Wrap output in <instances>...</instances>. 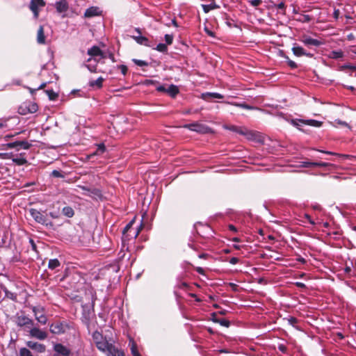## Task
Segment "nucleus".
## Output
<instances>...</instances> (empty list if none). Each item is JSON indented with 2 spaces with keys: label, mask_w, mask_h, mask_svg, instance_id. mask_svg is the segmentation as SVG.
Returning a JSON list of instances; mask_svg holds the SVG:
<instances>
[{
  "label": "nucleus",
  "mask_w": 356,
  "mask_h": 356,
  "mask_svg": "<svg viewBox=\"0 0 356 356\" xmlns=\"http://www.w3.org/2000/svg\"><path fill=\"white\" fill-rule=\"evenodd\" d=\"M314 163L315 162H303L302 166L305 168L314 167V165L312 164Z\"/></svg>",
  "instance_id": "nucleus-54"
},
{
  "label": "nucleus",
  "mask_w": 356,
  "mask_h": 356,
  "mask_svg": "<svg viewBox=\"0 0 356 356\" xmlns=\"http://www.w3.org/2000/svg\"><path fill=\"white\" fill-rule=\"evenodd\" d=\"M165 40L167 45H170L173 42V35L170 34L165 35Z\"/></svg>",
  "instance_id": "nucleus-42"
},
{
  "label": "nucleus",
  "mask_w": 356,
  "mask_h": 356,
  "mask_svg": "<svg viewBox=\"0 0 356 356\" xmlns=\"http://www.w3.org/2000/svg\"><path fill=\"white\" fill-rule=\"evenodd\" d=\"M105 151H106L105 145L104 143L98 144L97 150L94 153L88 155L87 159H90L92 157H93L95 155L103 154Z\"/></svg>",
  "instance_id": "nucleus-24"
},
{
  "label": "nucleus",
  "mask_w": 356,
  "mask_h": 356,
  "mask_svg": "<svg viewBox=\"0 0 356 356\" xmlns=\"http://www.w3.org/2000/svg\"><path fill=\"white\" fill-rule=\"evenodd\" d=\"M340 11L339 9H334L333 13V17L334 19H337L339 17Z\"/></svg>",
  "instance_id": "nucleus-57"
},
{
  "label": "nucleus",
  "mask_w": 356,
  "mask_h": 356,
  "mask_svg": "<svg viewBox=\"0 0 356 356\" xmlns=\"http://www.w3.org/2000/svg\"><path fill=\"white\" fill-rule=\"evenodd\" d=\"M314 167H327L329 165V163L325 162H315L312 163Z\"/></svg>",
  "instance_id": "nucleus-49"
},
{
  "label": "nucleus",
  "mask_w": 356,
  "mask_h": 356,
  "mask_svg": "<svg viewBox=\"0 0 356 356\" xmlns=\"http://www.w3.org/2000/svg\"><path fill=\"white\" fill-rule=\"evenodd\" d=\"M293 54L298 57L305 56L309 58L313 57V54L307 52L303 47L295 44L291 49Z\"/></svg>",
  "instance_id": "nucleus-11"
},
{
  "label": "nucleus",
  "mask_w": 356,
  "mask_h": 356,
  "mask_svg": "<svg viewBox=\"0 0 356 356\" xmlns=\"http://www.w3.org/2000/svg\"><path fill=\"white\" fill-rule=\"evenodd\" d=\"M329 58L332 59H339L343 56V52L341 50L339 51H332L329 54Z\"/></svg>",
  "instance_id": "nucleus-30"
},
{
  "label": "nucleus",
  "mask_w": 356,
  "mask_h": 356,
  "mask_svg": "<svg viewBox=\"0 0 356 356\" xmlns=\"http://www.w3.org/2000/svg\"><path fill=\"white\" fill-rule=\"evenodd\" d=\"M88 54L91 57L99 56L101 58H106V55L101 50L98 46H93L88 50Z\"/></svg>",
  "instance_id": "nucleus-13"
},
{
  "label": "nucleus",
  "mask_w": 356,
  "mask_h": 356,
  "mask_svg": "<svg viewBox=\"0 0 356 356\" xmlns=\"http://www.w3.org/2000/svg\"><path fill=\"white\" fill-rule=\"evenodd\" d=\"M248 3L253 7H257L262 3V0H250Z\"/></svg>",
  "instance_id": "nucleus-43"
},
{
  "label": "nucleus",
  "mask_w": 356,
  "mask_h": 356,
  "mask_svg": "<svg viewBox=\"0 0 356 356\" xmlns=\"http://www.w3.org/2000/svg\"><path fill=\"white\" fill-rule=\"evenodd\" d=\"M26 346L29 348H31L40 353H42L46 350V346L44 344L39 343L38 342L29 341L26 342Z\"/></svg>",
  "instance_id": "nucleus-14"
},
{
  "label": "nucleus",
  "mask_w": 356,
  "mask_h": 356,
  "mask_svg": "<svg viewBox=\"0 0 356 356\" xmlns=\"http://www.w3.org/2000/svg\"><path fill=\"white\" fill-rule=\"evenodd\" d=\"M290 123L297 127L298 129L302 130L300 127L302 125H309L315 127H320L323 124V122L316 120H302V119H292Z\"/></svg>",
  "instance_id": "nucleus-1"
},
{
  "label": "nucleus",
  "mask_w": 356,
  "mask_h": 356,
  "mask_svg": "<svg viewBox=\"0 0 356 356\" xmlns=\"http://www.w3.org/2000/svg\"><path fill=\"white\" fill-rule=\"evenodd\" d=\"M132 61L136 65H137L138 66H140V67H144V66H148L149 65L147 62H146L145 60H138V59H136V58L132 59Z\"/></svg>",
  "instance_id": "nucleus-37"
},
{
  "label": "nucleus",
  "mask_w": 356,
  "mask_h": 356,
  "mask_svg": "<svg viewBox=\"0 0 356 356\" xmlns=\"http://www.w3.org/2000/svg\"><path fill=\"white\" fill-rule=\"evenodd\" d=\"M185 128L193 131H196L200 134H208L210 133L211 129L209 127L200 124V123H192L186 124Z\"/></svg>",
  "instance_id": "nucleus-5"
},
{
  "label": "nucleus",
  "mask_w": 356,
  "mask_h": 356,
  "mask_svg": "<svg viewBox=\"0 0 356 356\" xmlns=\"http://www.w3.org/2000/svg\"><path fill=\"white\" fill-rule=\"evenodd\" d=\"M239 261V259L237 257H232L229 260V263L231 264H236Z\"/></svg>",
  "instance_id": "nucleus-58"
},
{
  "label": "nucleus",
  "mask_w": 356,
  "mask_h": 356,
  "mask_svg": "<svg viewBox=\"0 0 356 356\" xmlns=\"http://www.w3.org/2000/svg\"><path fill=\"white\" fill-rule=\"evenodd\" d=\"M202 97L204 99L208 100L209 98H210V97L217 98V99H223L224 96L222 95L221 94L217 93V92H207V93L202 94Z\"/></svg>",
  "instance_id": "nucleus-26"
},
{
  "label": "nucleus",
  "mask_w": 356,
  "mask_h": 356,
  "mask_svg": "<svg viewBox=\"0 0 356 356\" xmlns=\"http://www.w3.org/2000/svg\"><path fill=\"white\" fill-rule=\"evenodd\" d=\"M177 287L181 289H184L188 287V284L185 282H182L177 284Z\"/></svg>",
  "instance_id": "nucleus-52"
},
{
  "label": "nucleus",
  "mask_w": 356,
  "mask_h": 356,
  "mask_svg": "<svg viewBox=\"0 0 356 356\" xmlns=\"http://www.w3.org/2000/svg\"><path fill=\"white\" fill-rule=\"evenodd\" d=\"M157 83V81H154V80H150V79L146 80V81H145V83L146 85H152V84H154V83Z\"/></svg>",
  "instance_id": "nucleus-60"
},
{
  "label": "nucleus",
  "mask_w": 356,
  "mask_h": 356,
  "mask_svg": "<svg viewBox=\"0 0 356 356\" xmlns=\"http://www.w3.org/2000/svg\"><path fill=\"white\" fill-rule=\"evenodd\" d=\"M99 15V8L94 7V6L88 8L84 13V16L86 17H88V18L92 17L95 16H98Z\"/></svg>",
  "instance_id": "nucleus-21"
},
{
  "label": "nucleus",
  "mask_w": 356,
  "mask_h": 356,
  "mask_svg": "<svg viewBox=\"0 0 356 356\" xmlns=\"http://www.w3.org/2000/svg\"><path fill=\"white\" fill-rule=\"evenodd\" d=\"M110 344L111 343H108L106 339L105 338L102 341H98V343L96 344V346L100 351L105 353L108 350Z\"/></svg>",
  "instance_id": "nucleus-23"
},
{
  "label": "nucleus",
  "mask_w": 356,
  "mask_h": 356,
  "mask_svg": "<svg viewBox=\"0 0 356 356\" xmlns=\"http://www.w3.org/2000/svg\"><path fill=\"white\" fill-rule=\"evenodd\" d=\"M344 272L346 274L348 275L349 277H351L353 276V275L351 274L352 273V269H351V267L350 266H348L346 265L345 268H344Z\"/></svg>",
  "instance_id": "nucleus-50"
},
{
  "label": "nucleus",
  "mask_w": 356,
  "mask_h": 356,
  "mask_svg": "<svg viewBox=\"0 0 356 356\" xmlns=\"http://www.w3.org/2000/svg\"><path fill=\"white\" fill-rule=\"evenodd\" d=\"M131 350V353H132L133 356H141L135 344L132 345Z\"/></svg>",
  "instance_id": "nucleus-44"
},
{
  "label": "nucleus",
  "mask_w": 356,
  "mask_h": 356,
  "mask_svg": "<svg viewBox=\"0 0 356 356\" xmlns=\"http://www.w3.org/2000/svg\"><path fill=\"white\" fill-rule=\"evenodd\" d=\"M274 6L278 10H282L283 13L285 12L286 5L284 1H281L277 4H275Z\"/></svg>",
  "instance_id": "nucleus-41"
},
{
  "label": "nucleus",
  "mask_w": 356,
  "mask_h": 356,
  "mask_svg": "<svg viewBox=\"0 0 356 356\" xmlns=\"http://www.w3.org/2000/svg\"><path fill=\"white\" fill-rule=\"evenodd\" d=\"M61 265L58 259H50L48 263V268L51 270H55Z\"/></svg>",
  "instance_id": "nucleus-28"
},
{
  "label": "nucleus",
  "mask_w": 356,
  "mask_h": 356,
  "mask_svg": "<svg viewBox=\"0 0 356 356\" xmlns=\"http://www.w3.org/2000/svg\"><path fill=\"white\" fill-rule=\"evenodd\" d=\"M24 155H25L24 153L20 154V157L13 158V162L17 165H22L26 164L28 163V161H27L25 157H24Z\"/></svg>",
  "instance_id": "nucleus-25"
},
{
  "label": "nucleus",
  "mask_w": 356,
  "mask_h": 356,
  "mask_svg": "<svg viewBox=\"0 0 356 356\" xmlns=\"http://www.w3.org/2000/svg\"><path fill=\"white\" fill-rule=\"evenodd\" d=\"M301 42L307 47H319L323 44L321 41L314 39L308 35H303Z\"/></svg>",
  "instance_id": "nucleus-10"
},
{
  "label": "nucleus",
  "mask_w": 356,
  "mask_h": 356,
  "mask_svg": "<svg viewBox=\"0 0 356 356\" xmlns=\"http://www.w3.org/2000/svg\"><path fill=\"white\" fill-rule=\"evenodd\" d=\"M67 329H69V325L65 322H55L49 326L50 332L55 334H63Z\"/></svg>",
  "instance_id": "nucleus-4"
},
{
  "label": "nucleus",
  "mask_w": 356,
  "mask_h": 356,
  "mask_svg": "<svg viewBox=\"0 0 356 356\" xmlns=\"http://www.w3.org/2000/svg\"><path fill=\"white\" fill-rule=\"evenodd\" d=\"M30 214L32 218L38 223L42 225H47V217L42 213L40 211L35 209H31L29 210Z\"/></svg>",
  "instance_id": "nucleus-7"
},
{
  "label": "nucleus",
  "mask_w": 356,
  "mask_h": 356,
  "mask_svg": "<svg viewBox=\"0 0 356 356\" xmlns=\"http://www.w3.org/2000/svg\"><path fill=\"white\" fill-rule=\"evenodd\" d=\"M62 213L67 218H72L74 216V211L71 207L67 206L63 208Z\"/></svg>",
  "instance_id": "nucleus-27"
},
{
  "label": "nucleus",
  "mask_w": 356,
  "mask_h": 356,
  "mask_svg": "<svg viewBox=\"0 0 356 356\" xmlns=\"http://www.w3.org/2000/svg\"><path fill=\"white\" fill-rule=\"evenodd\" d=\"M104 81V79L102 76H99L97 80L90 81L88 84L90 87L100 89L103 86Z\"/></svg>",
  "instance_id": "nucleus-22"
},
{
  "label": "nucleus",
  "mask_w": 356,
  "mask_h": 356,
  "mask_svg": "<svg viewBox=\"0 0 356 356\" xmlns=\"http://www.w3.org/2000/svg\"><path fill=\"white\" fill-rule=\"evenodd\" d=\"M47 86V83H42V84H40L36 89H32L31 88H29L30 92L31 94H33L34 92L37 90H40V89H43L46 87Z\"/></svg>",
  "instance_id": "nucleus-46"
},
{
  "label": "nucleus",
  "mask_w": 356,
  "mask_h": 356,
  "mask_svg": "<svg viewBox=\"0 0 356 356\" xmlns=\"http://www.w3.org/2000/svg\"><path fill=\"white\" fill-rule=\"evenodd\" d=\"M4 292H5V296L13 301H16L17 300V294L15 293H13L10 291H8V289H4Z\"/></svg>",
  "instance_id": "nucleus-33"
},
{
  "label": "nucleus",
  "mask_w": 356,
  "mask_h": 356,
  "mask_svg": "<svg viewBox=\"0 0 356 356\" xmlns=\"http://www.w3.org/2000/svg\"><path fill=\"white\" fill-rule=\"evenodd\" d=\"M54 350L55 352L62 356H70L71 353L70 350L62 343H56L54 346Z\"/></svg>",
  "instance_id": "nucleus-16"
},
{
  "label": "nucleus",
  "mask_w": 356,
  "mask_h": 356,
  "mask_svg": "<svg viewBox=\"0 0 356 356\" xmlns=\"http://www.w3.org/2000/svg\"><path fill=\"white\" fill-rule=\"evenodd\" d=\"M156 49L158 51L162 52V53H166L168 51V47L166 44L163 43H159L156 47Z\"/></svg>",
  "instance_id": "nucleus-35"
},
{
  "label": "nucleus",
  "mask_w": 356,
  "mask_h": 356,
  "mask_svg": "<svg viewBox=\"0 0 356 356\" xmlns=\"http://www.w3.org/2000/svg\"><path fill=\"white\" fill-rule=\"evenodd\" d=\"M31 146L32 145L26 140H17L13 143L2 144L1 149L3 150L13 148H16L17 150H19L21 149H29Z\"/></svg>",
  "instance_id": "nucleus-2"
},
{
  "label": "nucleus",
  "mask_w": 356,
  "mask_h": 356,
  "mask_svg": "<svg viewBox=\"0 0 356 356\" xmlns=\"http://www.w3.org/2000/svg\"><path fill=\"white\" fill-rule=\"evenodd\" d=\"M202 7L203 8V10L205 13H209L210 10L216 9L219 8V6L216 5L215 3H212L210 4H202Z\"/></svg>",
  "instance_id": "nucleus-29"
},
{
  "label": "nucleus",
  "mask_w": 356,
  "mask_h": 356,
  "mask_svg": "<svg viewBox=\"0 0 356 356\" xmlns=\"http://www.w3.org/2000/svg\"><path fill=\"white\" fill-rule=\"evenodd\" d=\"M156 90L158 92H165V93L167 92V88H165V87L163 85L159 86L156 88Z\"/></svg>",
  "instance_id": "nucleus-53"
},
{
  "label": "nucleus",
  "mask_w": 356,
  "mask_h": 356,
  "mask_svg": "<svg viewBox=\"0 0 356 356\" xmlns=\"http://www.w3.org/2000/svg\"><path fill=\"white\" fill-rule=\"evenodd\" d=\"M51 176L54 177H60V178H64L65 177V175L63 174V172L61 171H59V170H54L52 172H51Z\"/></svg>",
  "instance_id": "nucleus-40"
},
{
  "label": "nucleus",
  "mask_w": 356,
  "mask_h": 356,
  "mask_svg": "<svg viewBox=\"0 0 356 356\" xmlns=\"http://www.w3.org/2000/svg\"><path fill=\"white\" fill-rule=\"evenodd\" d=\"M135 31L138 33L137 35H132L131 38L139 44L144 45L146 47H152L149 43V40L147 38L142 36V31L140 28H136Z\"/></svg>",
  "instance_id": "nucleus-8"
},
{
  "label": "nucleus",
  "mask_w": 356,
  "mask_h": 356,
  "mask_svg": "<svg viewBox=\"0 0 356 356\" xmlns=\"http://www.w3.org/2000/svg\"><path fill=\"white\" fill-rule=\"evenodd\" d=\"M134 220H131V222H129L126 226L123 229V232L122 233L124 234L126 232H127L128 231H129V229L131 228L133 224H134Z\"/></svg>",
  "instance_id": "nucleus-47"
},
{
  "label": "nucleus",
  "mask_w": 356,
  "mask_h": 356,
  "mask_svg": "<svg viewBox=\"0 0 356 356\" xmlns=\"http://www.w3.org/2000/svg\"><path fill=\"white\" fill-rule=\"evenodd\" d=\"M17 325L19 327L33 325V321L26 316H19L16 320Z\"/></svg>",
  "instance_id": "nucleus-17"
},
{
  "label": "nucleus",
  "mask_w": 356,
  "mask_h": 356,
  "mask_svg": "<svg viewBox=\"0 0 356 356\" xmlns=\"http://www.w3.org/2000/svg\"><path fill=\"white\" fill-rule=\"evenodd\" d=\"M235 106H237L238 107H241V108H245V109H248V110H253V109H255L256 108H254V106H250L245 103H242V104H233Z\"/></svg>",
  "instance_id": "nucleus-39"
},
{
  "label": "nucleus",
  "mask_w": 356,
  "mask_h": 356,
  "mask_svg": "<svg viewBox=\"0 0 356 356\" xmlns=\"http://www.w3.org/2000/svg\"><path fill=\"white\" fill-rule=\"evenodd\" d=\"M209 254H206V253H202L198 255V257L200 259H207L209 257Z\"/></svg>",
  "instance_id": "nucleus-63"
},
{
  "label": "nucleus",
  "mask_w": 356,
  "mask_h": 356,
  "mask_svg": "<svg viewBox=\"0 0 356 356\" xmlns=\"http://www.w3.org/2000/svg\"><path fill=\"white\" fill-rule=\"evenodd\" d=\"M37 42L40 44H44L46 42L43 26H40L37 32Z\"/></svg>",
  "instance_id": "nucleus-19"
},
{
  "label": "nucleus",
  "mask_w": 356,
  "mask_h": 356,
  "mask_svg": "<svg viewBox=\"0 0 356 356\" xmlns=\"http://www.w3.org/2000/svg\"><path fill=\"white\" fill-rule=\"evenodd\" d=\"M216 323H219L220 325L228 327L230 325V322L225 318H220L216 321Z\"/></svg>",
  "instance_id": "nucleus-38"
},
{
  "label": "nucleus",
  "mask_w": 356,
  "mask_h": 356,
  "mask_svg": "<svg viewBox=\"0 0 356 356\" xmlns=\"http://www.w3.org/2000/svg\"><path fill=\"white\" fill-rule=\"evenodd\" d=\"M278 350L282 352V353H286L287 351V348L284 344H280L278 346Z\"/></svg>",
  "instance_id": "nucleus-51"
},
{
  "label": "nucleus",
  "mask_w": 356,
  "mask_h": 356,
  "mask_svg": "<svg viewBox=\"0 0 356 356\" xmlns=\"http://www.w3.org/2000/svg\"><path fill=\"white\" fill-rule=\"evenodd\" d=\"M55 7L58 13H64L68 9V3L66 0H58L55 3Z\"/></svg>",
  "instance_id": "nucleus-18"
},
{
  "label": "nucleus",
  "mask_w": 356,
  "mask_h": 356,
  "mask_svg": "<svg viewBox=\"0 0 356 356\" xmlns=\"http://www.w3.org/2000/svg\"><path fill=\"white\" fill-rule=\"evenodd\" d=\"M38 110L37 104L29 102H24L18 108V112L21 115H26L28 113H35Z\"/></svg>",
  "instance_id": "nucleus-3"
},
{
  "label": "nucleus",
  "mask_w": 356,
  "mask_h": 356,
  "mask_svg": "<svg viewBox=\"0 0 356 356\" xmlns=\"http://www.w3.org/2000/svg\"><path fill=\"white\" fill-rule=\"evenodd\" d=\"M29 333L32 337L36 338L40 340H44L47 337V332L41 330L38 327H33L31 329Z\"/></svg>",
  "instance_id": "nucleus-12"
},
{
  "label": "nucleus",
  "mask_w": 356,
  "mask_h": 356,
  "mask_svg": "<svg viewBox=\"0 0 356 356\" xmlns=\"http://www.w3.org/2000/svg\"><path fill=\"white\" fill-rule=\"evenodd\" d=\"M286 59H287V63H288V65H289L291 69H296V68H297V67H298L297 64H296L294 61H293V60H290V59L289 58V57H286Z\"/></svg>",
  "instance_id": "nucleus-45"
},
{
  "label": "nucleus",
  "mask_w": 356,
  "mask_h": 356,
  "mask_svg": "<svg viewBox=\"0 0 356 356\" xmlns=\"http://www.w3.org/2000/svg\"><path fill=\"white\" fill-rule=\"evenodd\" d=\"M228 228H229V229L230 231H232L234 232H237L236 227L234 225H228Z\"/></svg>",
  "instance_id": "nucleus-62"
},
{
  "label": "nucleus",
  "mask_w": 356,
  "mask_h": 356,
  "mask_svg": "<svg viewBox=\"0 0 356 356\" xmlns=\"http://www.w3.org/2000/svg\"><path fill=\"white\" fill-rule=\"evenodd\" d=\"M232 130L236 131L237 133H238L241 135H250V136L253 135V134L252 132H248L247 131H243V129L241 127H233L232 128Z\"/></svg>",
  "instance_id": "nucleus-34"
},
{
  "label": "nucleus",
  "mask_w": 356,
  "mask_h": 356,
  "mask_svg": "<svg viewBox=\"0 0 356 356\" xmlns=\"http://www.w3.org/2000/svg\"><path fill=\"white\" fill-rule=\"evenodd\" d=\"M108 356H125L124 352L111 343L108 350L105 353Z\"/></svg>",
  "instance_id": "nucleus-15"
},
{
  "label": "nucleus",
  "mask_w": 356,
  "mask_h": 356,
  "mask_svg": "<svg viewBox=\"0 0 356 356\" xmlns=\"http://www.w3.org/2000/svg\"><path fill=\"white\" fill-rule=\"evenodd\" d=\"M86 67L90 70L91 72H97V67L96 66H91L90 65H87Z\"/></svg>",
  "instance_id": "nucleus-56"
},
{
  "label": "nucleus",
  "mask_w": 356,
  "mask_h": 356,
  "mask_svg": "<svg viewBox=\"0 0 356 356\" xmlns=\"http://www.w3.org/2000/svg\"><path fill=\"white\" fill-rule=\"evenodd\" d=\"M45 2L44 0H31L29 8L33 12L35 18H38L39 16V7H44Z\"/></svg>",
  "instance_id": "nucleus-9"
},
{
  "label": "nucleus",
  "mask_w": 356,
  "mask_h": 356,
  "mask_svg": "<svg viewBox=\"0 0 356 356\" xmlns=\"http://www.w3.org/2000/svg\"><path fill=\"white\" fill-rule=\"evenodd\" d=\"M105 338L104 337V336L102 335V333H100L98 331H95L93 332L92 334V339L95 343V345L98 343V341H102V340H104Z\"/></svg>",
  "instance_id": "nucleus-31"
},
{
  "label": "nucleus",
  "mask_w": 356,
  "mask_h": 356,
  "mask_svg": "<svg viewBox=\"0 0 356 356\" xmlns=\"http://www.w3.org/2000/svg\"><path fill=\"white\" fill-rule=\"evenodd\" d=\"M195 270L200 275H204V270L202 267H196Z\"/></svg>",
  "instance_id": "nucleus-59"
},
{
  "label": "nucleus",
  "mask_w": 356,
  "mask_h": 356,
  "mask_svg": "<svg viewBox=\"0 0 356 356\" xmlns=\"http://www.w3.org/2000/svg\"><path fill=\"white\" fill-rule=\"evenodd\" d=\"M45 92L48 95L49 99L51 101L56 100L58 97V95L56 92H55L53 90H45Z\"/></svg>",
  "instance_id": "nucleus-32"
},
{
  "label": "nucleus",
  "mask_w": 356,
  "mask_h": 356,
  "mask_svg": "<svg viewBox=\"0 0 356 356\" xmlns=\"http://www.w3.org/2000/svg\"><path fill=\"white\" fill-rule=\"evenodd\" d=\"M32 311L34 313L35 319L42 325H45L47 322V317L44 314V309L42 307H33Z\"/></svg>",
  "instance_id": "nucleus-6"
},
{
  "label": "nucleus",
  "mask_w": 356,
  "mask_h": 356,
  "mask_svg": "<svg viewBox=\"0 0 356 356\" xmlns=\"http://www.w3.org/2000/svg\"><path fill=\"white\" fill-rule=\"evenodd\" d=\"M29 242L31 245L32 249L33 250H36V244L35 243L34 241L32 238H30Z\"/></svg>",
  "instance_id": "nucleus-61"
},
{
  "label": "nucleus",
  "mask_w": 356,
  "mask_h": 356,
  "mask_svg": "<svg viewBox=\"0 0 356 356\" xmlns=\"http://www.w3.org/2000/svg\"><path fill=\"white\" fill-rule=\"evenodd\" d=\"M19 356H33L31 352L26 348H22L19 350Z\"/></svg>",
  "instance_id": "nucleus-36"
},
{
  "label": "nucleus",
  "mask_w": 356,
  "mask_h": 356,
  "mask_svg": "<svg viewBox=\"0 0 356 356\" xmlns=\"http://www.w3.org/2000/svg\"><path fill=\"white\" fill-rule=\"evenodd\" d=\"M289 322L291 325H294L298 323V320L295 317H290V318H289Z\"/></svg>",
  "instance_id": "nucleus-55"
},
{
  "label": "nucleus",
  "mask_w": 356,
  "mask_h": 356,
  "mask_svg": "<svg viewBox=\"0 0 356 356\" xmlns=\"http://www.w3.org/2000/svg\"><path fill=\"white\" fill-rule=\"evenodd\" d=\"M166 93L170 97L175 98L176 96L179 93V88L177 86H175L174 84H171L167 88V92Z\"/></svg>",
  "instance_id": "nucleus-20"
},
{
  "label": "nucleus",
  "mask_w": 356,
  "mask_h": 356,
  "mask_svg": "<svg viewBox=\"0 0 356 356\" xmlns=\"http://www.w3.org/2000/svg\"><path fill=\"white\" fill-rule=\"evenodd\" d=\"M106 58H107V56H106ZM108 58L109 59H111L113 63L115 62V56H114V54L113 53H109L108 55Z\"/></svg>",
  "instance_id": "nucleus-64"
},
{
  "label": "nucleus",
  "mask_w": 356,
  "mask_h": 356,
  "mask_svg": "<svg viewBox=\"0 0 356 356\" xmlns=\"http://www.w3.org/2000/svg\"><path fill=\"white\" fill-rule=\"evenodd\" d=\"M118 68L121 70V72L123 75H126L128 71V68L124 65H120L118 66Z\"/></svg>",
  "instance_id": "nucleus-48"
}]
</instances>
